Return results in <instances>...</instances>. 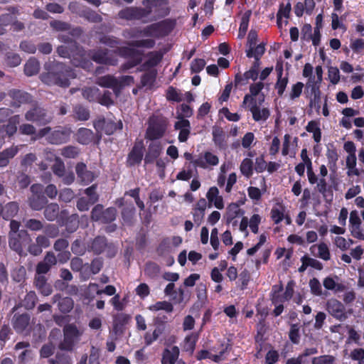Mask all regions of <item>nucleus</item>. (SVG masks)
Listing matches in <instances>:
<instances>
[{
    "label": "nucleus",
    "instance_id": "1",
    "mask_svg": "<svg viewBox=\"0 0 364 364\" xmlns=\"http://www.w3.org/2000/svg\"><path fill=\"white\" fill-rule=\"evenodd\" d=\"M75 77V73L63 63H56L52 71L42 75V80L48 85L68 87L70 85V79Z\"/></svg>",
    "mask_w": 364,
    "mask_h": 364
},
{
    "label": "nucleus",
    "instance_id": "2",
    "mask_svg": "<svg viewBox=\"0 0 364 364\" xmlns=\"http://www.w3.org/2000/svg\"><path fill=\"white\" fill-rule=\"evenodd\" d=\"M243 105L247 106L255 122H265L269 117L270 112L267 107L257 104L250 95H245L243 100Z\"/></svg>",
    "mask_w": 364,
    "mask_h": 364
},
{
    "label": "nucleus",
    "instance_id": "3",
    "mask_svg": "<svg viewBox=\"0 0 364 364\" xmlns=\"http://www.w3.org/2000/svg\"><path fill=\"white\" fill-rule=\"evenodd\" d=\"M64 339L60 343V348L63 350H70L80 341L83 331L79 329L73 324H69L64 327Z\"/></svg>",
    "mask_w": 364,
    "mask_h": 364
},
{
    "label": "nucleus",
    "instance_id": "4",
    "mask_svg": "<svg viewBox=\"0 0 364 364\" xmlns=\"http://www.w3.org/2000/svg\"><path fill=\"white\" fill-rule=\"evenodd\" d=\"M167 120L164 117H152L146 131V137L151 140L161 137L167 127Z\"/></svg>",
    "mask_w": 364,
    "mask_h": 364
},
{
    "label": "nucleus",
    "instance_id": "5",
    "mask_svg": "<svg viewBox=\"0 0 364 364\" xmlns=\"http://www.w3.org/2000/svg\"><path fill=\"white\" fill-rule=\"evenodd\" d=\"M326 309L333 318L341 321H345L352 312L351 310L347 311L343 303L333 298L326 301Z\"/></svg>",
    "mask_w": 364,
    "mask_h": 364
},
{
    "label": "nucleus",
    "instance_id": "6",
    "mask_svg": "<svg viewBox=\"0 0 364 364\" xmlns=\"http://www.w3.org/2000/svg\"><path fill=\"white\" fill-rule=\"evenodd\" d=\"M94 127L98 132H105L106 134H112L117 129L122 128L120 120L114 122L111 119H99L94 123Z\"/></svg>",
    "mask_w": 364,
    "mask_h": 364
},
{
    "label": "nucleus",
    "instance_id": "7",
    "mask_svg": "<svg viewBox=\"0 0 364 364\" xmlns=\"http://www.w3.org/2000/svg\"><path fill=\"white\" fill-rule=\"evenodd\" d=\"M196 166L208 168L210 166H215L219 164L218 157L212 152L206 151L199 155L193 161Z\"/></svg>",
    "mask_w": 364,
    "mask_h": 364
},
{
    "label": "nucleus",
    "instance_id": "8",
    "mask_svg": "<svg viewBox=\"0 0 364 364\" xmlns=\"http://www.w3.org/2000/svg\"><path fill=\"white\" fill-rule=\"evenodd\" d=\"M85 194L87 195V199L85 198H81L77 203V207L80 211L87 210L90 205L95 203L98 199L97 195L95 192V186L87 188L85 190Z\"/></svg>",
    "mask_w": 364,
    "mask_h": 364
},
{
    "label": "nucleus",
    "instance_id": "9",
    "mask_svg": "<svg viewBox=\"0 0 364 364\" xmlns=\"http://www.w3.org/2000/svg\"><path fill=\"white\" fill-rule=\"evenodd\" d=\"M321 82H318L316 77L308 79L306 83L305 94L311 101L319 100L321 96L320 85Z\"/></svg>",
    "mask_w": 364,
    "mask_h": 364
},
{
    "label": "nucleus",
    "instance_id": "10",
    "mask_svg": "<svg viewBox=\"0 0 364 364\" xmlns=\"http://www.w3.org/2000/svg\"><path fill=\"white\" fill-rule=\"evenodd\" d=\"M26 119L28 121L36 122L40 125L45 124L50 120V117H48L45 111L40 107H36L27 112Z\"/></svg>",
    "mask_w": 364,
    "mask_h": 364
},
{
    "label": "nucleus",
    "instance_id": "11",
    "mask_svg": "<svg viewBox=\"0 0 364 364\" xmlns=\"http://www.w3.org/2000/svg\"><path fill=\"white\" fill-rule=\"evenodd\" d=\"M206 198L208 199L209 206L213 205L219 210L224 208L225 205L223 198L220 195L219 190L217 187H210L206 193Z\"/></svg>",
    "mask_w": 364,
    "mask_h": 364
},
{
    "label": "nucleus",
    "instance_id": "12",
    "mask_svg": "<svg viewBox=\"0 0 364 364\" xmlns=\"http://www.w3.org/2000/svg\"><path fill=\"white\" fill-rule=\"evenodd\" d=\"M144 144L142 141H136L131 152L128 155L127 164L129 166H134L141 162L144 154Z\"/></svg>",
    "mask_w": 364,
    "mask_h": 364
},
{
    "label": "nucleus",
    "instance_id": "13",
    "mask_svg": "<svg viewBox=\"0 0 364 364\" xmlns=\"http://www.w3.org/2000/svg\"><path fill=\"white\" fill-rule=\"evenodd\" d=\"M296 137H292L290 134H285L282 144V154L283 156L289 155L294 157L296 154V148L297 146Z\"/></svg>",
    "mask_w": 364,
    "mask_h": 364
},
{
    "label": "nucleus",
    "instance_id": "14",
    "mask_svg": "<svg viewBox=\"0 0 364 364\" xmlns=\"http://www.w3.org/2000/svg\"><path fill=\"white\" fill-rule=\"evenodd\" d=\"M19 123V117L14 116L9 119L6 124H0V136L4 138L6 136H11L16 130V125Z\"/></svg>",
    "mask_w": 364,
    "mask_h": 364
},
{
    "label": "nucleus",
    "instance_id": "15",
    "mask_svg": "<svg viewBox=\"0 0 364 364\" xmlns=\"http://www.w3.org/2000/svg\"><path fill=\"white\" fill-rule=\"evenodd\" d=\"M164 22H161L159 23L152 24L147 28H144L143 31H137L134 37H140V36H160L164 33L163 31V27L164 26Z\"/></svg>",
    "mask_w": 364,
    "mask_h": 364
},
{
    "label": "nucleus",
    "instance_id": "16",
    "mask_svg": "<svg viewBox=\"0 0 364 364\" xmlns=\"http://www.w3.org/2000/svg\"><path fill=\"white\" fill-rule=\"evenodd\" d=\"M174 127L176 130H179L178 140L181 142L186 141L191 132L189 121L181 118L175 123Z\"/></svg>",
    "mask_w": 364,
    "mask_h": 364
},
{
    "label": "nucleus",
    "instance_id": "17",
    "mask_svg": "<svg viewBox=\"0 0 364 364\" xmlns=\"http://www.w3.org/2000/svg\"><path fill=\"white\" fill-rule=\"evenodd\" d=\"M291 10V4L287 2L286 4H282L277 13V25L279 28L287 26L288 18Z\"/></svg>",
    "mask_w": 364,
    "mask_h": 364
},
{
    "label": "nucleus",
    "instance_id": "18",
    "mask_svg": "<svg viewBox=\"0 0 364 364\" xmlns=\"http://www.w3.org/2000/svg\"><path fill=\"white\" fill-rule=\"evenodd\" d=\"M70 132V129L67 128L56 130L48 136V141L52 144H57L65 143L68 141Z\"/></svg>",
    "mask_w": 364,
    "mask_h": 364
},
{
    "label": "nucleus",
    "instance_id": "19",
    "mask_svg": "<svg viewBox=\"0 0 364 364\" xmlns=\"http://www.w3.org/2000/svg\"><path fill=\"white\" fill-rule=\"evenodd\" d=\"M146 15V12L140 9L137 8H127L121 11L119 16L121 18L127 20L139 19L143 18Z\"/></svg>",
    "mask_w": 364,
    "mask_h": 364
},
{
    "label": "nucleus",
    "instance_id": "20",
    "mask_svg": "<svg viewBox=\"0 0 364 364\" xmlns=\"http://www.w3.org/2000/svg\"><path fill=\"white\" fill-rule=\"evenodd\" d=\"M179 355V348L173 346L166 348L162 354L161 364H175Z\"/></svg>",
    "mask_w": 364,
    "mask_h": 364
},
{
    "label": "nucleus",
    "instance_id": "21",
    "mask_svg": "<svg viewBox=\"0 0 364 364\" xmlns=\"http://www.w3.org/2000/svg\"><path fill=\"white\" fill-rule=\"evenodd\" d=\"M323 285L325 289L328 290L333 291L335 293H338L344 291L345 286L338 282V278L328 277H326L323 281Z\"/></svg>",
    "mask_w": 364,
    "mask_h": 364
},
{
    "label": "nucleus",
    "instance_id": "22",
    "mask_svg": "<svg viewBox=\"0 0 364 364\" xmlns=\"http://www.w3.org/2000/svg\"><path fill=\"white\" fill-rule=\"evenodd\" d=\"M286 208L282 203H277L271 210V218L274 223L278 224L284 219Z\"/></svg>",
    "mask_w": 364,
    "mask_h": 364
},
{
    "label": "nucleus",
    "instance_id": "23",
    "mask_svg": "<svg viewBox=\"0 0 364 364\" xmlns=\"http://www.w3.org/2000/svg\"><path fill=\"white\" fill-rule=\"evenodd\" d=\"M76 172L81 181L85 184L92 182L95 178L93 173L87 171L84 164H78L76 166Z\"/></svg>",
    "mask_w": 364,
    "mask_h": 364
},
{
    "label": "nucleus",
    "instance_id": "24",
    "mask_svg": "<svg viewBox=\"0 0 364 364\" xmlns=\"http://www.w3.org/2000/svg\"><path fill=\"white\" fill-rule=\"evenodd\" d=\"M168 11V4L165 0H155L151 2L150 10L146 13L154 12L156 14L164 16Z\"/></svg>",
    "mask_w": 364,
    "mask_h": 364
},
{
    "label": "nucleus",
    "instance_id": "25",
    "mask_svg": "<svg viewBox=\"0 0 364 364\" xmlns=\"http://www.w3.org/2000/svg\"><path fill=\"white\" fill-rule=\"evenodd\" d=\"M161 149L162 148L159 142L152 141L149 146V151L144 159L145 163L152 162L159 156Z\"/></svg>",
    "mask_w": 364,
    "mask_h": 364
},
{
    "label": "nucleus",
    "instance_id": "26",
    "mask_svg": "<svg viewBox=\"0 0 364 364\" xmlns=\"http://www.w3.org/2000/svg\"><path fill=\"white\" fill-rule=\"evenodd\" d=\"M277 289L280 290V287H273L272 288V301L273 304L275 306L274 309V314L276 316L280 315L284 309V306L282 303L284 302L282 299H280L279 291H277Z\"/></svg>",
    "mask_w": 364,
    "mask_h": 364
},
{
    "label": "nucleus",
    "instance_id": "27",
    "mask_svg": "<svg viewBox=\"0 0 364 364\" xmlns=\"http://www.w3.org/2000/svg\"><path fill=\"white\" fill-rule=\"evenodd\" d=\"M18 151L17 146H12L3 151L0 152V166H7L9 160L12 159Z\"/></svg>",
    "mask_w": 364,
    "mask_h": 364
},
{
    "label": "nucleus",
    "instance_id": "28",
    "mask_svg": "<svg viewBox=\"0 0 364 364\" xmlns=\"http://www.w3.org/2000/svg\"><path fill=\"white\" fill-rule=\"evenodd\" d=\"M46 157L48 160L52 161L53 159H55V164L53 166V172L58 176H63L64 173V164L62 162V161L57 158L55 154H53L52 152L48 151L47 150L45 151Z\"/></svg>",
    "mask_w": 364,
    "mask_h": 364
},
{
    "label": "nucleus",
    "instance_id": "29",
    "mask_svg": "<svg viewBox=\"0 0 364 364\" xmlns=\"http://www.w3.org/2000/svg\"><path fill=\"white\" fill-rule=\"evenodd\" d=\"M244 214V211L237 203H231L227 207L225 218L228 223H231L234 219Z\"/></svg>",
    "mask_w": 364,
    "mask_h": 364
},
{
    "label": "nucleus",
    "instance_id": "30",
    "mask_svg": "<svg viewBox=\"0 0 364 364\" xmlns=\"http://www.w3.org/2000/svg\"><path fill=\"white\" fill-rule=\"evenodd\" d=\"M18 205L14 202L9 203L4 207L0 205V213H1L2 217L6 220L13 218L18 213Z\"/></svg>",
    "mask_w": 364,
    "mask_h": 364
},
{
    "label": "nucleus",
    "instance_id": "31",
    "mask_svg": "<svg viewBox=\"0 0 364 364\" xmlns=\"http://www.w3.org/2000/svg\"><path fill=\"white\" fill-rule=\"evenodd\" d=\"M97 83L102 87H112L118 94V85L119 83L118 79L111 76L106 75L98 79Z\"/></svg>",
    "mask_w": 364,
    "mask_h": 364
},
{
    "label": "nucleus",
    "instance_id": "32",
    "mask_svg": "<svg viewBox=\"0 0 364 364\" xmlns=\"http://www.w3.org/2000/svg\"><path fill=\"white\" fill-rule=\"evenodd\" d=\"M315 250H318V253L316 254V255L319 258H321L323 260H326V261L330 259L331 255H330L329 249H328V245L326 243L321 242L318 245H312L310 248V250L313 253L314 252Z\"/></svg>",
    "mask_w": 364,
    "mask_h": 364
},
{
    "label": "nucleus",
    "instance_id": "33",
    "mask_svg": "<svg viewBox=\"0 0 364 364\" xmlns=\"http://www.w3.org/2000/svg\"><path fill=\"white\" fill-rule=\"evenodd\" d=\"M277 72V80L275 84V89L277 92L278 95L282 96L285 91L289 80L287 76H282L283 70L282 68L278 69Z\"/></svg>",
    "mask_w": 364,
    "mask_h": 364
},
{
    "label": "nucleus",
    "instance_id": "34",
    "mask_svg": "<svg viewBox=\"0 0 364 364\" xmlns=\"http://www.w3.org/2000/svg\"><path fill=\"white\" fill-rule=\"evenodd\" d=\"M225 353V350H223V351L220 352V353L218 355H213L208 350H200V352H198V353L197 355V359L200 360L208 358L215 363H219L224 360Z\"/></svg>",
    "mask_w": 364,
    "mask_h": 364
},
{
    "label": "nucleus",
    "instance_id": "35",
    "mask_svg": "<svg viewBox=\"0 0 364 364\" xmlns=\"http://www.w3.org/2000/svg\"><path fill=\"white\" fill-rule=\"evenodd\" d=\"M346 166L348 168L347 174L349 176H358L359 171L356 168L355 155H348L346 159Z\"/></svg>",
    "mask_w": 364,
    "mask_h": 364
},
{
    "label": "nucleus",
    "instance_id": "36",
    "mask_svg": "<svg viewBox=\"0 0 364 364\" xmlns=\"http://www.w3.org/2000/svg\"><path fill=\"white\" fill-rule=\"evenodd\" d=\"M119 53L122 55H127L130 56L132 59V63H129L128 65L126 66L127 69H129L130 68H132L141 60V55L139 53H135L134 50L131 48H125L124 50H119Z\"/></svg>",
    "mask_w": 364,
    "mask_h": 364
},
{
    "label": "nucleus",
    "instance_id": "37",
    "mask_svg": "<svg viewBox=\"0 0 364 364\" xmlns=\"http://www.w3.org/2000/svg\"><path fill=\"white\" fill-rule=\"evenodd\" d=\"M306 129L308 132L313 134V138L316 142L318 143L321 141V133L319 127V122L316 121H310L308 123Z\"/></svg>",
    "mask_w": 364,
    "mask_h": 364
},
{
    "label": "nucleus",
    "instance_id": "38",
    "mask_svg": "<svg viewBox=\"0 0 364 364\" xmlns=\"http://www.w3.org/2000/svg\"><path fill=\"white\" fill-rule=\"evenodd\" d=\"M148 309L151 311L154 312L162 310L167 313H171L173 310V306L171 303L166 301H157L155 304L150 305Z\"/></svg>",
    "mask_w": 364,
    "mask_h": 364
},
{
    "label": "nucleus",
    "instance_id": "39",
    "mask_svg": "<svg viewBox=\"0 0 364 364\" xmlns=\"http://www.w3.org/2000/svg\"><path fill=\"white\" fill-rule=\"evenodd\" d=\"M253 162L249 158L242 160L240 166L241 173L247 178H250L253 174Z\"/></svg>",
    "mask_w": 364,
    "mask_h": 364
},
{
    "label": "nucleus",
    "instance_id": "40",
    "mask_svg": "<svg viewBox=\"0 0 364 364\" xmlns=\"http://www.w3.org/2000/svg\"><path fill=\"white\" fill-rule=\"evenodd\" d=\"M29 319L27 314L17 316L14 321V328L17 332H22L28 325Z\"/></svg>",
    "mask_w": 364,
    "mask_h": 364
},
{
    "label": "nucleus",
    "instance_id": "41",
    "mask_svg": "<svg viewBox=\"0 0 364 364\" xmlns=\"http://www.w3.org/2000/svg\"><path fill=\"white\" fill-rule=\"evenodd\" d=\"M93 133L90 129L80 128L77 134V141L82 144H87L92 139Z\"/></svg>",
    "mask_w": 364,
    "mask_h": 364
},
{
    "label": "nucleus",
    "instance_id": "42",
    "mask_svg": "<svg viewBox=\"0 0 364 364\" xmlns=\"http://www.w3.org/2000/svg\"><path fill=\"white\" fill-rule=\"evenodd\" d=\"M85 55L84 51L82 50H79L78 53L76 54L77 56L73 55V64L75 66H80L89 70L90 62L85 60Z\"/></svg>",
    "mask_w": 364,
    "mask_h": 364
},
{
    "label": "nucleus",
    "instance_id": "43",
    "mask_svg": "<svg viewBox=\"0 0 364 364\" xmlns=\"http://www.w3.org/2000/svg\"><path fill=\"white\" fill-rule=\"evenodd\" d=\"M265 48L263 43L249 48L247 50V56L248 58H254L255 59H259L264 53Z\"/></svg>",
    "mask_w": 364,
    "mask_h": 364
},
{
    "label": "nucleus",
    "instance_id": "44",
    "mask_svg": "<svg viewBox=\"0 0 364 364\" xmlns=\"http://www.w3.org/2000/svg\"><path fill=\"white\" fill-rule=\"evenodd\" d=\"M262 220V217L258 213H254L250 219H248L249 222V228L252 232L254 234H257L259 232V225L261 224Z\"/></svg>",
    "mask_w": 364,
    "mask_h": 364
},
{
    "label": "nucleus",
    "instance_id": "45",
    "mask_svg": "<svg viewBox=\"0 0 364 364\" xmlns=\"http://www.w3.org/2000/svg\"><path fill=\"white\" fill-rule=\"evenodd\" d=\"M92 59L98 63L111 65H114L115 63V61L109 58V53L107 52L98 51L93 54Z\"/></svg>",
    "mask_w": 364,
    "mask_h": 364
},
{
    "label": "nucleus",
    "instance_id": "46",
    "mask_svg": "<svg viewBox=\"0 0 364 364\" xmlns=\"http://www.w3.org/2000/svg\"><path fill=\"white\" fill-rule=\"evenodd\" d=\"M38 70L39 64L38 61L34 58L29 59L25 65V73L28 76L36 74Z\"/></svg>",
    "mask_w": 364,
    "mask_h": 364
},
{
    "label": "nucleus",
    "instance_id": "47",
    "mask_svg": "<svg viewBox=\"0 0 364 364\" xmlns=\"http://www.w3.org/2000/svg\"><path fill=\"white\" fill-rule=\"evenodd\" d=\"M353 241L350 239H346L341 236H337L334 239L335 245L342 251L347 250L353 245Z\"/></svg>",
    "mask_w": 364,
    "mask_h": 364
},
{
    "label": "nucleus",
    "instance_id": "48",
    "mask_svg": "<svg viewBox=\"0 0 364 364\" xmlns=\"http://www.w3.org/2000/svg\"><path fill=\"white\" fill-rule=\"evenodd\" d=\"M58 205L56 203H51L46 207L44 214L48 220H53L58 216Z\"/></svg>",
    "mask_w": 364,
    "mask_h": 364
},
{
    "label": "nucleus",
    "instance_id": "49",
    "mask_svg": "<svg viewBox=\"0 0 364 364\" xmlns=\"http://www.w3.org/2000/svg\"><path fill=\"white\" fill-rule=\"evenodd\" d=\"M74 306V301L70 297L61 299L58 303V307L60 311L63 313L70 312Z\"/></svg>",
    "mask_w": 364,
    "mask_h": 364
},
{
    "label": "nucleus",
    "instance_id": "50",
    "mask_svg": "<svg viewBox=\"0 0 364 364\" xmlns=\"http://www.w3.org/2000/svg\"><path fill=\"white\" fill-rule=\"evenodd\" d=\"M303 89L304 84L301 82H297L296 83L292 85L291 86L289 93V97L290 100H294L295 99L299 97V96L302 93Z\"/></svg>",
    "mask_w": 364,
    "mask_h": 364
},
{
    "label": "nucleus",
    "instance_id": "51",
    "mask_svg": "<svg viewBox=\"0 0 364 364\" xmlns=\"http://www.w3.org/2000/svg\"><path fill=\"white\" fill-rule=\"evenodd\" d=\"M277 287H280L279 294L280 299H282L284 301L289 300L294 294V283L292 282H289L286 286L284 293H282V288L281 286H277ZM277 291H279V289H277Z\"/></svg>",
    "mask_w": 364,
    "mask_h": 364
},
{
    "label": "nucleus",
    "instance_id": "52",
    "mask_svg": "<svg viewBox=\"0 0 364 364\" xmlns=\"http://www.w3.org/2000/svg\"><path fill=\"white\" fill-rule=\"evenodd\" d=\"M46 203V198L42 196H33L30 198V206L33 210H41Z\"/></svg>",
    "mask_w": 364,
    "mask_h": 364
},
{
    "label": "nucleus",
    "instance_id": "53",
    "mask_svg": "<svg viewBox=\"0 0 364 364\" xmlns=\"http://www.w3.org/2000/svg\"><path fill=\"white\" fill-rule=\"evenodd\" d=\"M106 240L105 237H98L94 240L92 244V250L97 254L101 253L106 247Z\"/></svg>",
    "mask_w": 364,
    "mask_h": 364
},
{
    "label": "nucleus",
    "instance_id": "54",
    "mask_svg": "<svg viewBox=\"0 0 364 364\" xmlns=\"http://www.w3.org/2000/svg\"><path fill=\"white\" fill-rule=\"evenodd\" d=\"M197 339L198 336L196 334L192 333L189 336H187L184 341V349L186 351H189L191 353H192L194 350Z\"/></svg>",
    "mask_w": 364,
    "mask_h": 364
},
{
    "label": "nucleus",
    "instance_id": "55",
    "mask_svg": "<svg viewBox=\"0 0 364 364\" xmlns=\"http://www.w3.org/2000/svg\"><path fill=\"white\" fill-rule=\"evenodd\" d=\"M309 287L312 294L315 296H321L323 294L322 287L316 278H313L309 281Z\"/></svg>",
    "mask_w": 364,
    "mask_h": 364
},
{
    "label": "nucleus",
    "instance_id": "56",
    "mask_svg": "<svg viewBox=\"0 0 364 364\" xmlns=\"http://www.w3.org/2000/svg\"><path fill=\"white\" fill-rule=\"evenodd\" d=\"M328 77L333 85L338 84L341 79L340 72L338 68L329 67L328 70Z\"/></svg>",
    "mask_w": 364,
    "mask_h": 364
},
{
    "label": "nucleus",
    "instance_id": "57",
    "mask_svg": "<svg viewBox=\"0 0 364 364\" xmlns=\"http://www.w3.org/2000/svg\"><path fill=\"white\" fill-rule=\"evenodd\" d=\"M166 97L168 100L181 102L183 100L182 93L173 87H169L167 90Z\"/></svg>",
    "mask_w": 364,
    "mask_h": 364
},
{
    "label": "nucleus",
    "instance_id": "58",
    "mask_svg": "<svg viewBox=\"0 0 364 364\" xmlns=\"http://www.w3.org/2000/svg\"><path fill=\"white\" fill-rule=\"evenodd\" d=\"M161 58L162 55L160 53H150L147 56L146 63L148 67H153L156 65L161 61Z\"/></svg>",
    "mask_w": 364,
    "mask_h": 364
},
{
    "label": "nucleus",
    "instance_id": "59",
    "mask_svg": "<svg viewBox=\"0 0 364 364\" xmlns=\"http://www.w3.org/2000/svg\"><path fill=\"white\" fill-rule=\"evenodd\" d=\"M335 358L332 355H325L315 357L312 359V364H333Z\"/></svg>",
    "mask_w": 364,
    "mask_h": 364
},
{
    "label": "nucleus",
    "instance_id": "60",
    "mask_svg": "<svg viewBox=\"0 0 364 364\" xmlns=\"http://www.w3.org/2000/svg\"><path fill=\"white\" fill-rule=\"evenodd\" d=\"M17 236H20V234L14 235L10 234L9 246L11 249L21 254L22 252V247L20 241L17 238Z\"/></svg>",
    "mask_w": 364,
    "mask_h": 364
},
{
    "label": "nucleus",
    "instance_id": "61",
    "mask_svg": "<svg viewBox=\"0 0 364 364\" xmlns=\"http://www.w3.org/2000/svg\"><path fill=\"white\" fill-rule=\"evenodd\" d=\"M11 276L14 280L21 282L25 279L26 269L23 267H16L14 269Z\"/></svg>",
    "mask_w": 364,
    "mask_h": 364
},
{
    "label": "nucleus",
    "instance_id": "62",
    "mask_svg": "<svg viewBox=\"0 0 364 364\" xmlns=\"http://www.w3.org/2000/svg\"><path fill=\"white\" fill-rule=\"evenodd\" d=\"M161 334V330L160 328H156L152 333L147 332L145 334L144 340L147 346L151 344L155 341L159 336Z\"/></svg>",
    "mask_w": 364,
    "mask_h": 364
},
{
    "label": "nucleus",
    "instance_id": "63",
    "mask_svg": "<svg viewBox=\"0 0 364 364\" xmlns=\"http://www.w3.org/2000/svg\"><path fill=\"white\" fill-rule=\"evenodd\" d=\"M193 111L191 108L187 105H181L180 109L178 111V120L185 119V117H189L192 115Z\"/></svg>",
    "mask_w": 364,
    "mask_h": 364
},
{
    "label": "nucleus",
    "instance_id": "64",
    "mask_svg": "<svg viewBox=\"0 0 364 364\" xmlns=\"http://www.w3.org/2000/svg\"><path fill=\"white\" fill-rule=\"evenodd\" d=\"M75 116L79 120H87L90 117L89 112L82 107H76L75 108Z\"/></svg>",
    "mask_w": 364,
    "mask_h": 364
}]
</instances>
